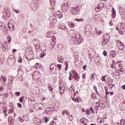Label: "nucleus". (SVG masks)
I'll return each instance as SVG.
<instances>
[{"mask_svg":"<svg viewBox=\"0 0 125 125\" xmlns=\"http://www.w3.org/2000/svg\"><path fill=\"white\" fill-rule=\"evenodd\" d=\"M100 107V104H99V105H97V106H96L95 108V110H98V108H99Z\"/></svg>","mask_w":125,"mask_h":125,"instance_id":"58","label":"nucleus"},{"mask_svg":"<svg viewBox=\"0 0 125 125\" xmlns=\"http://www.w3.org/2000/svg\"><path fill=\"white\" fill-rule=\"evenodd\" d=\"M38 65H39V63H36L34 66V68H35L36 69H40V67L38 66Z\"/></svg>","mask_w":125,"mask_h":125,"instance_id":"43","label":"nucleus"},{"mask_svg":"<svg viewBox=\"0 0 125 125\" xmlns=\"http://www.w3.org/2000/svg\"><path fill=\"white\" fill-rule=\"evenodd\" d=\"M72 79H73V76H72V74L70 73L69 77V81H72Z\"/></svg>","mask_w":125,"mask_h":125,"instance_id":"42","label":"nucleus"},{"mask_svg":"<svg viewBox=\"0 0 125 125\" xmlns=\"http://www.w3.org/2000/svg\"><path fill=\"white\" fill-rule=\"evenodd\" d=\"M58 67L59 68V70L61 71V69L62 68V65H61V64H58Z\"/></svg>","mask_w":125,"mask_h":125,"instance_id":"40","label":"nucleus"},{"mask_svg":"<svg viewBox=\"0 0 125 125\" xmlns=\"http://www.w3.org/2000/svg\"><path fill=\"white\" fill-rule=\"evenodd\" d=\"M75 97V91L74 90H73V93H71V97Z\"/></svg>","mask_w":125,"mask_h":125,"instance_id":"54","label":"nucleus"},{"mask_svg":"<svg viewBox=\"0 0 125 125\" xmlns=\"http://www.w3.org/2000/svg\"><path fill=\"white\" fill-rule=\"evenodd\" d=\"M95 63L97 65H100L101 64V62L99 61H96Z\"/></svg>","mask_w":125,"mask_h":125,"instance_id":"45","label":"nucleus"},{"mask_svg":"<svg viewBox=\"0 0 125 125\" xmlns=\"http://www.w3.org/2000/svg\"><path fill=\"white\" fill-rule=\"evenodd\" d=\"M41 77V74L38 72H35L33 73V78L36 80H38Z\"/></svg>","mask_w":125,"mask_h":125,"instance_id":"5","label":"nucleus"},{"mask_svg":"<svg viewBox=\"0 0 125 125\" xmlns=\"http://www.w3.org/2000/svg\"><path fill=\"white\" fill-rule=\"evenodd\" d=\"M112 17H116V10H115V8H112Z\"/></svg>","mask_w":125,"mask_h":125,"instance_id":"23","label":"nucleus"},{"mask_svg":"<svg viewBox=\"0 0 125 125\" xmlns=\"http://www.w3.org/2000/svg\"><path fill=\"white\" fill-rule=\"evenodd\" d=\"M80 122H82L83 124L84 123V120L83 118L80 120Z\"/></svg>","mask_w":125,"mask_h":125,"instance_id":"61","label":"nucleus"},{"mask_svg":"<svg viewBox=\"0 0 125 125\" xmlns=\"http://www.w3.org/2000/svg\"><path fill=\"white\" fill-rule=\"evenodd\" d=\"M120 15H121V19H123V20H124V21H125V13H124V12H120Z\"/></svg>","mask_w":125,"mask_h":125,"instance_id":"19","label":"nucleus"},{"mask_svg":"<svg viewBox=\"0 0 125 125\" xmlns=\"http://www.w3.org/2000/svg\"><path fill=\"white\" fill-rule=\"evenodd\" d=\"M118 48H120L121 50H123V49H124V48H125V46L124 45V43H119L118 44Z\"/></svg>","mask_w":125,"mask_h":125,"instance_id":"15","label":"nucleus"},{"mask_svg":"<svg viewBox=\"0 0 125 125\" xmlns=\"http://www.w3.org/2000/svg\"><path fill=\"white\" fill-rule=\"evenodd\" d=\"M38 107L39 108V110H41V109H42V107H43V104H38Z\"/></svg>","mask_w":125,"mask_h":125,"instance_id":"29","label":"nucleus"},{"mask_svg":"<svg viewBox=\"0 0 125 125\" xmlns=\"http://www.w3.org/2000/svg\"><path fill=\"white\" fill-rule=\"evenodd\" d=\"M0 28L4 34H7V32H8V29H7V27H6V26L1 25Z\"/></svg>","mask_w":125,"mask_h":125,"instance_id":"8","label":"nucleus"},{"mask_svg":"<svg viewBox=\"0 0 125 125\" xmlns=\"http://www.w3.org/2000/svg\"><path fill=\"white\" fill-rule=\"evenodd\" d=\"M3 47H2V50L4 52H6V51H7V50H8V47H7V44H6L4 46V45H2Z\"/></svg>","mask_w":125,"mask_h":125,"instance_id":"13","label":"nucleus"},{"mask_svg":"<svg viewBox=\"0 0 125 125\" xmlns=\"http://www.w3.org/2000/svg\"><path fill=\"white\" fill-rule=\"evenodd\" d=\"M1 110L3 112V113H5V114H6V107H3L1 109Z\"/></svg>","mask_w":125,"mask_h":125,"instance_id":"28","label":"nucleus"},{"mask_svg":"<svg viewBox=\"0 0 125 125\" xmlns=\"http://www.w3.org/2000/svg\"><path fill=\"white\" fill-rule=\"evenodd\" d=\"M71 40L73 42H76L79 44L83 42V39L80 36V33L72 34L71 35Z\"/></svg>","mask_w":125,"mask_h":125,"instance_id":"1","label":"nucleus"},{"mask_svg":"<svg viewBox=\"0 0 125 125\" xmlns=\"http://www.w3.org/2000/svg\"><path fill=\"white\" fill-rule=\"evenodd\" d=\"M94 76H95V73H92L91 75V77L92 80H94Z\"/></svg>","mask_w":125,"mask_h":125,"instance_id":"44","label":"nucleus"},{"mask_svg":"<svg viewBox=\"0 0 125 125\" xmlns=\"http://www.w3.org/2000/svg\"><path fill=\"white\" fill-rule=\"evenodd\" d=\"M45 55H46V53H44V52H42L40 54V57L41 58H43V57H44V56H45Z\"/></svg>","mask_w":125,"mask_h":125,"instance_id":"27","label":"nucleus"},{"mask_svg":"<svg viewBox=\"0 0 125 125\" xmlns=\"http://www.w3.org/2000/svg\"><path fill=\"white\" fill-rule=\"evenodd\" d=\"M60 94H63V93H64V89H62L61 87H60Z\"/></svg>","mask_w":125,"mask_h":125,"instance_id":"31","label":"nucleus"},{"mask_svg":"<svg viewBox=\"0 0 125 125\" xmlns=\"http://www.w3.org/2000/svg\"><path fill=\"white\" fill-rule=\"evenodd\" d=\"M73 75L74 76L73 78L74 80H76V81H78V79H80V77H79V75H78V73H77V72L73 71Z\"/></svg>","mask_w":125,"mask_h":125,"instance_id":"11","label":"nucleus"},{"mask_svg":"<svg viewBox=\"0 0 125 125\" xmlns=\"http://www.w3.org/2000/svg\"><path fill=\"white\" fill-rule=\"evenodd\" d=\"M70 121H73V119H74V116L73 115H70V117H69Z\"/></svg>","mask_w":125,"mask_h":125,"instance_id":"46","label":"nucleus"},{"mask_svg":"<svg viewBox=\"0 0 125 125\" xmlns=\"http://www.w3.org/2000/svg\"><path fill=\"white\" fill-rule=\"evenodd\" d=\"M3 96L4 97H5L6 98H8V93H5L4 94H3Z\"/></svg>","mask_w":125,"mask_h":125,"instance_id":"35","label":"nucleus"},{"mask_svg":"<svg viewBox=\"0 0 125 125\" xmlns=\"http://www.w3.org/2000/svg\"><path fill=\"white\" fill-rule=\"evenodd\" d=\"M16 93V95H18V96H19V95H20L21 94L20 92H17Z\"/></svg>","mask_w":125,"mask_h":125,"instance_id":"60","label":"nucleus"},{"mask_svg":"<svg viewBox=\"0 0 125 125\" xmlns=\"http://www.w3.org/2000/svg\"><path fill=\"white\" fill-rule=\"evenodd\" d=\"M68 25L70 28H75V24L72 21L68 22Z\"/></svg>","mask_w":125,"mask_h":125,"instance_id":"17","label":"nucleus"},{"mask_svg":"<svg viewBox=\"0 0 125 125\" xmlns=\"http://www.w3.org/2000/svg\"><path fill=\"white\" fill-rule=\"evenodd\" d=\"M19 120L20 121V123H23L24 122V120L21 117H19Z\"/></svg>","mask_w":125,"mask_h":125,"instance_id":"34","label":"nucleus"},{"mask_svg":"<svg viewBox=\"0 0 125 125\" xmlns=\"http://www.w3.org/2000/svg\"><path fill=\"white\" fill-rule=\"evenodd\" d=\"M102 81L105 82V77L103 76L102 77Z\"/></svg>","mask_w":125,"mask_h":125,"instance_id":"59","label":"nucleus"},{"mask_svg":"<svg viewBox=\"0 0 125 125\" xmlns=\"http://www.w3.org/2000/svg\"><path fill=\"white\" fill-rule=\"evenodd\" d=\"M121 28H122V29H124V30H125V22H123L120 25Z\"/></svg>","mask_w":125,"mask_h":125,"instance_id":"26","label":"nucleus"},{"mask_svg":"<svg viewBox=\"0 0 125 125\" xmlns=\"http://www.w3.org/2000/svg\"><path fill=\"white\" fill-rule=\"evenodd\" d=\"M115 56H116V52L112 51L110 55L111 58H113V57H115Z\"/></svg>","mask_w":125,"mask_h":125,"instance_id":"22","label":"nucleus"},{"mask_svg":"<svg viewBox=\"0 0 125 125\" xmlns=\"http://www.w3.org/2000/svg\"><path fill=\"white\" fill-rule=\"evenodd\" d=\"M103 54L104 56H107V52L106 51H104L103 52Z\"/></svg>","mask_w":125,"mask_h":125,"instance_id":"51","label":"nucleus"},{"mask_svg":"<svg viewBox=\"0 0 125 125\" xmlns=\"http://www.w3.org/2000/svg\"><path fill=\"white\" fill-rule=\"evenodd\" d=\"M85 35L87 37H91V31L90 30H87V29L85 30Z\"/></svg>","mask_w":125,"mask_h":125,"instance_id":"14","label":"nucleus"},{"mask_svg":"<svg viewBox=\"0 0 125 125\" xmlns=\"http://www.w3.org/2000/svg\"><path fill=\"white\" fill-rule=\"evenodd\" d=\"M101 34H102V32L101 31H99V32H97L98 36H100Z\"/></svg>","mask_w":125,"mask_h":125,"instance_id":"52","label":"nucleus"},{"mask_svg":"<svg viewBox=\"0 0 125 125\" xmlns=\"http://www.w3.org/2000/svg\"><path fill=\"white\" fill-rule=\"evenodd\" d=\"M3 89H4V88H3V87H0V91H3Z\"/></svg>","mask_w":125,"mask_h":125,"instance_id":"56","label":"nucleus"},{"mask_svg":"<svg viewBox=\"0 0 125 125\" xmlns=\"http://www.w3.org/2000/svg\"><path fill=\"white\" fill-rule=\"evenodd\" d=\"M45 112L46 113H50V112H51V109H50V107L46 108L45 110Z\"/></svg>","mask_w":125,"mask_h":125,"instance_id":"25","label":"nucleus"},{"mask_svg":"<svg viewBox=\"0 0 125 125\" xmlns=\"http://www.w3.org/2000/svg\"><path fill=\"white\" fill-rule=\"evenodd\" d=\"M43 120H44V121H45V124H46L49 121V120L48 119V118L46 116L44 117Z\"/></svg>","mask_w":125,"mask_h":125,"instance_id":"30","label":"nucleus"},{"mask_svg":"<svg viewBox=\"0 0 125 125\" xmlns=\"http://www.w3.org/2000/svg\"><path fill=\"white\" fill-rule=\"evenodd\" d=\"M66 66L65 67V69H66V71H67V70H68V68L69 67V64H68V62H65Z\"/></svg>","mask_w":125,"mask_h":125,"instance_id":"39","label":"nucleus"},{"mask_svg":"<svg viewBox=\"0 0 125 125\" xmlns=\"http://www.w3.org/2000/svg\"><path fill=\"white\" fill-rule=\"evenodd\" d=\"M53 21H57V20L56 19V17L55 16H54L52 18Z\"/></svg>","mask_w":125,"mask_h":125,"instance_id":"48","label":"nucleus"},{"mask_svg":"<svg viewBox=\"0 0 125 125\" xmlns=\"http://www.w3.org/2000/svg\"><path fill=\"white\" fill-rule=\"evenodd\" d=\"M56 68H57V66L55 65L54 64H52L50 66V71L51 72H55L56 71Z\"/></svg>","mask_w":125,"mask_h":125,"instance_id":"9","label":"nucleus"},{"mask_svg":"<svg viewBox=\"0 0 125 125\" xmlns=\"http://www.w3.org/2000/svg\"><path fill=\"white\" fill-rule=\"evenodd\" d=\"M58 60L59 62H61V63H62L64 61V59L63 57H60L58 58Z\"/></svg>","mask_w":125,"mask_h":125,"instance_id":"20","label":"nucleus"},{"mask_svg":"<svg viewBox=\"0 0 125 125\" xmlns=\"http://www.w3.org/2000/svg\"><path fill=\"white\" fill-rule=\"evenodd\" d=\"M49 34V32H48L46 34V37L47 38H51V35H48Z\"/></svg>","mask_w":125,"mask_h":125,"instance_id":"50","label":"nucleus"},{"mask_svg":"<svg viewBox=\"0 0 125 125\" xmlns=\"http://www.w3.org/2000/svg\"><path fill=\"white\" fill-rule=\"evenodd\" d=\"M48 86L49 87V91H52V90H53V87L52 86V85H51V84H48Z\"/></svg>","mask_w":125,"mask_h":125,"instance_id":"24","label":"nucleus"},{"mask_svg":"<svg viewBox=\"0 0 125 125\" xmlns=\"http://www.w3.org/2000/svg\"><path fill=\"white\" fill-rule=\"evenodd\" d=\"M13 113V110L12 109H10L8 111V114H12Z\"/></svg>","mask_w":125,"mask_h":125,"instance_id":"36","label":"nucleus"},{"mask_svg":"<svg viewBox=\"0 0 125 125\" xmlns=\"http://www.w3.org/2000/svg\"><path fill=\"white\" fill-rule=\"evenodd\" d=\"M59 29H61L62 30H63V31H65V30H67V27L64 25H61L59 26Z\"/></svg>","mask_w":125,"mask_h":125,"instance_id":"16","label":"nucleus"},{"mask_svg":"<svg viewBox=\"0 0 125 125\" xmlns=\"http://www.w3.org/2000/svg\"><path fill=\"white\" fill-rule=\"evenodd\" d=\"M90 111H91L92 114H94V111L93 110V108H92V107H90Z\"/></svg>","mask_w":125,"mask_h":125,"instance_id":"47","label":"nucleus"},{"mask_svg":"<svg viewBox=\"0 0 125 125\" xmlns=\"http://www.w3.org/2000/svg\"><path fill=\"white\" fill-rule=\"evenodd\" d=\"M64 3H66L67 5L65 6V7L67 8V10H69L70 9V2H68V1H65Z\"/></svg>","mask_w":125,"mask_h":125,"instance_id":"21","label":"nucleus"},{"mask_svg":"<svg viewBox=\"0 0 125 125\" xmlns=\"http://www.w3.org/2000/svg\"><path fill=\"white\" fill-rule=\"evenodd\" d=\"M75 21H77V22H82L83 21V19H75Z\"/></svg>","mask_w":125,"mask_h":125,"instance_id":"32","label":"nucleus"},{"mask_svg":"<svg viewBox=\"0 0 125 125\" xmlns=\"http://www.w3.org/2000/svg\"><path fill=\"white\" fill-rule=\"evenodd\" d=\"M122 88H123V89H125V85H123L122 86Z\"/></svg>","mask_w":125,"mask_h":125,"instance_id":"64","label":"nucleus"},{"mask_svg":"<svg viewBox=\"0 0 125 125\" xmlns=\"http://www.w3.org/2000/svg\"><path fill=\"white\" fill-rule=\"evenodd\" d=\"M51 5H54V3L56 2L55 0H50Z\"/></svg>","mask_w":125,"mask_h":125,"instance_id":"33","label":"nucleus"},{"mask_svg":"<svg viewBox=\"0 0 125 125\" xmlns=\"http://www.w3.org/2000/svg\"><path fill=\"white\" fill-rule=\"evenodd\" d=\"M68 5L67 3H64L62 6V9L63 12H67L68 11V9L66 7V5Z\"/></svg>","mask_w":125,"mask_h":125,"instance_id":"7","label":"nucleus"},{"mask_svg":"<svg viewBox=\"0 0 125 125\" xmlns=\"http://www.w3.org/2000/svg\"><path fill=\"white\" fill-rule=\"evenodd\" d=\"M8 27L11 32L14 31V21L10 20L8 23Z\"/></svg>","mask_w":125,"mask_h":125,"instance_id":"2","label":"nucleus"},{"mask_svg":"<svg viewBox=\"0 0 125 125\" xmlns=\"http://www.w3.org/2000/svg\"><path fill=\"white\" fill-rule=\"evenodd\" d=\"M17 105H18V107H19V108H21L22 107V104L20 103H18Z\"/></svg>","mask_w":125,"mask_h":125,"instance_id":"49","label":"nucleus"},{"mask_svg":"<svg viewBox=\"0 0 125 125\" xmlns=\"http://www.w3.org/2000/svg\"><path fill=\"white\" fill-rule=\"evenodd\" d=\"M29 57H30V59L32 60L34 58V54H30L29 55Z\"/></svg>","mask_w":125,"mask_h":125,"instance_id":"37","label":"nucleus"},{"mask_svg":"<svg viewBox=\"0 0 125 125\" xmlns=\"http://www.w3.org/2000/svg\"><path fill=\"white\" fill-rule=\"evenodd\" d=\"M103 7H104V4H103V3H100L98 5V7L96 8L95 10H96V9H99L98 10H97V11H100Z\"/></svg>","mask_w":125,"mask_h":125,"instance_id":"6","label":"nucleus"},{"mask_svg":"<svg viewBox=\"0 0 125 125\" xmlns=\"http://www.w3.org/2000/svg\"><path fill=\"white\" fill-rule=\"evenodd\" d=\"M71 12L73 15H76L78 13V11L76 8H72L71 9Z\"/></svg>","mask_w":125,"mask_h":125,"instance_id":"10","label":"nucleus"},{"mask_svg":"<svg viewBox=\"0 0 125 125\" xmlns=\"http://www.w3.org/2000/svg\"><path fill=\"white\" fill-rule=\"evenodd\" d=\"M14 11L15 13H19V11L16 10H14Z\"/></svg>","mask_w":125,"mask_h":125,"instance_id":"62","label":"nucleus"},{"mask_svg":"<svg viewBox=\"0 0 125 125\" xmlns=\"http://www.w3.org/2000/svg\"><path fill=\"white\" fill-rule=\"evenodd\" d=\"M86 115H90V112H89V111L88 110L87 111H86Z\"/></svg>","mask_w":125,"mask_h":125,"instance_id":"63","label":"nucleus"},{"mask_svg":"<svg viewBox=\"0 0 125 125\" xmlns=\"http://www.w3.org/2000/svg\"><path fill=\"white\" fill-rule=\"evenodd\" d=\"M120 72H121V73L123 74L124 73V70L123 68H121L119 70Z\"/></svg>","mask_w":125,"mask_h":125,"instance_id":"57","label":"nucleus"},{"mask_svg":"<svg viewBox=\"0 0 125 125\" xmlns=\"http://www.w3.org/2000/svg\"><path fill=\"white\" fill-rule=\"evenodd\" d=\"M19 101L22 103V101H24V97H21L20 98Z\"/></svg>","mask_w":125,"mask_h":125,"instance_id":"38","label":"nucleus"},{"mask_svg":"<svg viewBox=\"0 0 125 125\" xmlns=\"http://www.w3.org/2000/svg\"><path fill=\"white\" fill-rule=\"evenodd\" d=\"M50 125H56V122H54V121H52L50 123Z\"/></svg>","mask_w":125,"mask_h":125,"instance_id":"41","label":"nucleus"},{"mask_svg":"<svg viewBox=\"0 0 125 125\" xmlns=\"http://www.w3.org/2000/svg\"><path fill=\"white\" fill-rule=\"evenodd\" d=\"M105 90H106V91H105V94H106V95H108V94L109 93L108 92V89L107 88V89H106V87H105Z\"/></svg>","mask_w":125,"mask_h":125,"instance_id":"55","label":"nucleus"},{"mask_svg":"<svg viewBox=\"0 0 125 125\" xmlns=\"http://www.w3.org/2000/svg\"><path fill=\"white\" fill-rule=\"evenodd\" d=\"M62 116H65V115L69 116V115H70V112H69L67 110L64 109L62 112Z\"/></svg>","mask_w":125,"mask_h":125,"instance_id":"12","label":"nucleus"},{"mask_svg":"<svg viewBox=\"0 0 125 125\" xmlns=\"http://www.w3.org/2000/svg\"><path fill=\"white\" fill-rule=\"evenodd\" d=\"M110 40V36L108 34H104L103 37V42L102 43L104 45L109 42V40Z\"/></svg>","mask_w":125,"mask_h":125,"instance_id":"3","label":"nucleus"},{"mask_svg":"<svg viewBox=\"0 0 125 125\" xmlns=\"http://www.w3.org/2000/svg\"><path fill=\"white\" fill-rule=\"evenodd\" d=\"M87 67V65H86V64H85V65H84L83 66V70H86V67Z\"/></svg>","mask_w":125,"mask_h":125,"instance_id":"53","label":"nucleus"},{"mask_svg":"<svg viewBox=\"0 0 125 125\" xmlns=\"http://www.w3.org/2000/svg\"><path fill=\"white\" fill-rule=\"evenodd\" d=\"M3 17L4 19H9L10 17V11L7 9L5 10L3 13Z\"/></svg>","mask_w":125,"mask_h":125,"instance_id":"4","label":"nucleus"},{"mask_svg":"<svg viewBox=\"0 0 125 125\" xmlns=\"http://www.w3.org/2000/svg\"><path fill=\"white\" fill-rule=\"evenodd\" d=\"M1 80H2V81H3V83H2V84L4 85H5V84H6V77H4V76H2L1 77Z\"/></svg>","mask_w":125,"mask_h":125,"instance_id":"18","label":"nucleus"}]
</instances>
